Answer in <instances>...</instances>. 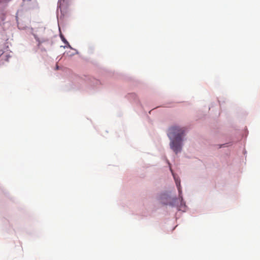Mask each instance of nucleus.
Masks as SVG:
<instances>
[{
	"mask_svg": "<svg viewBox=\"0 0 260 260\" xmlns=\"http://www.w3.org/2000/svg\"><path fill=\"white\" fill-rule=\"evenodd\" d=\"M60 37H61V38L62 39V41L63 42H64L66 43H68V42L67 41V40L64 39V38L62 35H61Z\"/></svg>",
	"mask_w": 260,
	"mask_h": 260,
	"instance_id": "obj_3",
	"label": "nucleus"
},
{
	"mask_svg": "<svg viewBox=\"0 0 260 260\" xmlns=\"http://www.w3.org/2000/svg\"><path fill=\"white\" fill-rule=\"evenodd\" d=\"M185 131V127H181L177 125L172 126L168 129L167 135L171 140L170 147L176 154L181 151L182 137L184 135Z\"/></svg>",
	"mask_w": 260,
	"mask_h": 260,
	"instance_id": "obj_1",
	"label": "nucleus"
},
{
	"mask_svg": "<svg viewBox=\"0 0 260 260\" xmlns=\"http://www.w3.org/2000/svg\"><path fill=\"white\" fill-rule=\"evenodd\" d=\"M175 181H176V185L178 187V189L180 191V181L178 182V181L177 180H175Z\"/></svg>",
	"mask_w": 260,
	"mask_h": 260,
	"instance_id": "obj_2",
	"label": "nucleus"
}]
</instances>
